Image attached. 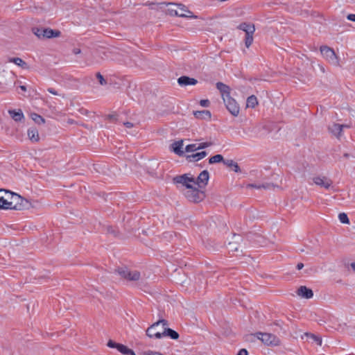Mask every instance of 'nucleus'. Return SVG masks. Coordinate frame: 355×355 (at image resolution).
Wrapping results in <instances>:
<instances>
[{
  "instance_id": "nucleus-46",
  "label": "nucleus",
  "mask_w": 355,
  "mask_h": 355,
  "mask_svg": "<svg viewBox=\"0 0 355 355\" xmlns=\"http://www.w3.org/2000/svg\"><path fill=\"white\" fill-rule=\"evenodd\" d=\"M67 123H69V124H74V123H76V122L73 119H69L67 120Z\"/></svg>"
},
{
  "instance_id": "nucleus-36",
  "label": "nucleus",
  "mask_w": 355,
  "mask_h": 355,
  "mask_svg": "<svg viewBox=\"0 0 355 355\" xmlns=\"http://www.w3.org/2000/svg\"><path fill=\"white\" fill-rule=\"evenodd\" d=\"M96 78L98 79L99 80V83L101 85H106L107 82L106 80L104 79L103 76L101 74V73L98 72L96 73Z\"/></svg>"
},
{
  "instance_id": "nucleus-35",
  "label": "nucleus",
  "mask_w": 355,
  "mask_h": 355,
  "mask_svg": "<svg viewBox=\"0 0 355 355\" xmlns=\"http://www.w3.org/2000/svg\"><path fill=\"white\" fill-rule=\"evenodd\" d=\"M169 5L171 6V7L168 9V13L171 15H175V12L178 10V8L174 6L173 3H169Z\"/></svg>"
},
{
  "instance_id": "nucleus-11",
  "label": "nucleus",
  "mask_w": 355,
  "mask_h": 355,
  "mask_svg": "<svg viewBox=\"0 0 355 355\" xmlns=\"http://www.w3.org/2000/svg\"><path fill=\"white\" fill-rule=\"evenodd\" d=\"M178 8V10L175 12V15L180 17H190V18H197L196 15H193V13L187 10L185 7L181 4L180 5H173Z\"/></svg>"
},
{
  "instance_id": "nucleus-25",
  "label": "nucleus",
  "mask_w": 355,
  "mask_h": 355,
  "mask_svg": "<svg viewBox=\"0 0 355 355\" xmlns=\"http://www.w3.org/2000/svg\"><path fill=\"white\" fill-rule=\"evenodd\" d=\"M193 114L198 119H209L211 118V113L208 110L196 111Z\"/></svg>"
},
{
  "instance_id": "nucleus-31",
  "label": "nucleus",
  "mask_w": 355,
  "mask_h": 355,
  "mask_svg": "<svg viewBox=\"0 0 355 355\" xmlns=\"http://www.w3.org/2000/svg\"><path fill=\"white\" fill-rule=\"evenodd\" d=\"M214 144V143L211 141L198 143V150H201V149L209 148V147L213 146Z\"/></svg>"
},
{
  "instance_id": "nucleus-34",
  "label": "nucleus",
  "mask_w": 355,
  "mask_h": 355,
  "mask_svg": "<svg viewBox=\"0 0 355 355\" xmlns=\"http://www.w3.org/2000/svg\"><path fill=\"white\" fill-rule=\"evenodd\" d=\"M44 28H33V33L34 34L40 39H42L43 37V35H42V31H43Z\"/></svg>"
},
{
  "instance_id": "nucleus-24",
  "label": "nucleus",
  "mask_w": 355,
  "mask_h": 355,
  "mask_svg": "<svg viewBox=\"0 0 355 355\" xmlns=\"http://www.w3.org/2000/svg\"><path fill=\"white\" fill-rule=\"evenodd\" d=\"M162 334V336H169L174 340H177L179 338L178 333L170 328H165Z\"/></svg>"
},
{
  "instance_id": "nucleus-53",
  "label": "nucleus",
  "mask_w": 355,
  "mask_h": 355,
  "mask_svg": "<svg viewBox=\"0 0 355 355\" xmlns=\"http://www.w3.org/2000/svg\"><path fill=\"white\" fill-rule=\"evenodd\" d=\"M344 156H345V157H348V156H349V155H348V154L345 153V154L344 155Z\"/></svg>"
},
{
  "instance_id": "nucleus-39",
  "label": "nucleus",
  "mask_w": 355,
  "mask_h": 355,
  "mask_svg": "<svg viewBox=\"0 0 355 355\" xmlns=\"http://www.w3.org/2000/svg\"><path fill=\"white\" fill-rule=\"evenodd\" d=\"M228 245H229V248L230 250H232V251H237L238 250L237 248L235 247V245L234 243L230 242V243H229Z\"/></svg>"
},
{
  "instance_id": "nucleus-3",
  "label": "nucleus",
  "mask_w": 355,
  "mask_h": 355,
  "mask_svg": "<svg viewBox=\"0 0 355 355\" xmlns=\"http://www.w3.org/2000/svg\"><path fill=\"white\" fill-rule=\"evenodd\" d=\"M173 182L183 194L184 191L190 190L196 186L195 178L189 173L174 177Z\"/></svg>"
},
{
  "instance_id": "nucleus-48",
  "label": "nucleus",
  "mask_w": 355,
  "mask_h": 355,
  "mask_svg": "<svg viewBox=\"0 0 355 355\" xmlns=\"http://www.w3.org/2000/svg\"><path fill=\"white\" fill-rule=\"evenodd\" d=\"M20 89L24 92L26 91V87L24 85H21Z\"/></svg>"
},
{
  "instance_id": "nucleus-30",
  "label": "nucleus",
  "mask_w": 355,
  "mask_h": 355,
  "mask_svg": "<svg viewBox=\"0 0 355 355\" xmlns=\"http://www.w3.org/2000/svg\"><path fill=\"white\" fill-rule=\"evenodd\" d=\"M253 35L254 34H245V45L247 48H249L253 42Z\"/></svg>"
},
{
  "instance_id": "nucleus-50",
  "label": "nucleus",
  "mask_w": 355,
  "mask_h": 355,
  "mask_svg": "<svg viewBox=\"0 0 355 355\" xmlns=\"http://www.w3.org/2000/svg\"><path fill=\"white\" fill-rule=\"evenodd\" d=\"M109 119H112V120H114L115 119V116H113V115H109Z\"/></svg>"
},
{
  "instance_id": "nucleus-29",
  "label": "nucleus",
  "mask_w": 355,
  "mask_h": 355,
  "mask_svg": "<svg viewBox=\"0 0 355 355\" xmlns=\"http://www.w3.org/2000/svg\"><path fill=\"white\" fill-rule=\"evenodd\" d=\"M304 336L311 339L313 342H315L317 345H322V339L320 337L310 333H305Z\"/></svg>"
},
{
  "instance_id": "nucleus-2",
  "label": "nucleus",
  "mask_w": 355,
  "mask_h": 355,
  "mask_svg": "<svg viewBox=\"0 0 355 355\" xmlns=\"http://www.w3.org/2000/svg\"><path fill=\"white\" fill-rule=\"evenodd\" d=\"M216 88L219 90L227 110L233 116H237L240 112V107L235 99L230 96V87L221 82H218L216 83Z\"/></svg>"
},
{
  "instance_id": "nucleus-42",
  "label": "nucleus",
  "mask_w": 355,
  "mask_h": 355,
  "mask_svg": "<svg viewBox=\"0 0 355 355\" xmlns=\"http://www.w3.org/2000/svg\"><path fill=\"white\" fill-rule=\"evenodd\" d=\"M47 91L53 95H58V93L53 88H48Z\"/></svg>"
},
{
  "instance_id": "nucleus-28",
  "label": "nucleus",
  "mask_w": 355,
  "mask_h": 355,
  "mask_svg": "<svg viewBox=\"0 0 355 355\" xmlns=\"http://www.w3.org/2000/svg\"><path fill=\"white\" fill-rule=\"evenodd\" d=\"M31 118L37 124H44L45 123V119L40 115L36 114V113H32L31 114Z\"/></svg>"
},
{
  "instance_id": "nucleus-10",
  "label": "nucleus",
  "mask_w": 355,
  "mask_h": 355,
  "mask_svg": "<svg viewBox=\"0 0 355 355\" xmlns=\"http://www.w3.org/2000/svg\"><path fill=\"white\" fill-rule=\"evenodd\" d=\"M209 179V173L208 171L204 170L199 174L197 179H196V185L200 189H202L207 184Z\"/></svg>"
},
{
  "instance_id": "nucleus-38",
  "label": "nucleus",
  "mask_w": 355,
  "mask_h": 355,
  "mask_svg": "<svg viewBox=\"0 0 355 355\" xmlns=\"http://www.w3.org/2000/svg\"><path fill=\"white\" fill-rule=\"evenodd\" d=\"M200 105L202 107H208L209 105V100H200Z\"/></svg>"
},
{
  "instance_id": "nucleus-27",
  "label": "nucleus",
  "mask_w": 355,
  "mask_h": 355,
  "mask_svg": "<svg viewBox=\"0 0 355 355\" xmlns=\"http://www.w3.org/2000/svg\"><path fill=\"white\" fill-rule=\"evenodd\" d=\"M223 161H225V159H224L223 155H220V154H218V155H214V156L211 157L209 159V164H217V163H220V162H223Z\"/></svg>"
},
{
  "instance_id": "nucleus-49",
  "label": "nucleus",
  "mask_w": 355,
  "mask_h": 355,
  "mask_svg": "<svg viewBox=\"0 0 355 355\" xmlns=\"http://www.w3.org/2000/svg\"><path fill=\"white\" fill-rule=\"evenodd\" d=\"M351 267L355 271V262L351 263Z\"/></svg>"
},
{
  "instance_id": "nucleus-1",
  "label": "nucleus",
  "mask_w": 355,
  "mask_h": 355,
  "mask_svg": "<svg viewBox=\"0 0 355 355\" xmlns=\"http://www.w3.org/2000/svg\"><path fill=\"white\" fill-rule=\"evenodd\" d=\"M29 205V202L21 196L0 189V209L22 210L27 209Z\"/></svg>"
},
{
  "instance_id": "nucleus-18",
  "label": "nucleus",
  "mask_w": 355,
  "mask_h": 355,
  "mask_svg": "<svg viewBox=\"0 0 355 355\" xmlns=\"http://www.w3.org/2000/svg\"><path fill=\"white\" fill-rule=\"evenodd\" d=\"M237 28L242 30L245 33V34H254L255 31V27L254 24L245 22L241 23L239 26H238Z\"/></svg>"
},
{
  "instance_id": "nucleus-26",
  "label": "nucleus",
  "mask_w": 355,
  "mask_h": 355,
  "mask_svg": "<svg viewBox=\"0 0 355 355\" xmlns=\"http://www.w3.org/2000/svg\"><path fill=\"white\" fill-rule=\"evenodd\" d=\"M248 107L254 108L258 105V101L254 95H252L247 98L246 103Z\"/></svg>"
},
{
  "instance_id": "nucleus-37",
  "label": "nucleus",
  "mask_w": 355,
  "mask_h": 355,
  "mask_svg": "<svg viewBox=\"0 0 355 355\" xmlns=\"http://www.w3.org/2000/svg\"><path fill=\"white\" fill-rule=\"evenodd\" d=\"M249 187H252V188H255V189H261V188H268V186H265L264 184H259V185H257V184H249L248 185Z\"/></svg>"
},
{
  "instance_id": "nucleus-14",
  "label": "nucleus",
  "mask_w": 355,
  "mask_h": 355,
  "mask_svg": "<svg viewBox=\"0 0 355 355\" xmlns=\"http://www.w3.org/2000/svg\"><path fill=\"white\" fill-rule=\"evenodd\" d=\"M297 293L299 296L305 298L310 299L313 296V293L311 289L308 288L305 286H301L297 291Z\"/></svg>"
},
{
  "instance_id": "nucleus-52",
  "label": "nucleus",
  "mask_w": 355,
  "mask_h": 355,
  "mask_svg": "<svg viewBox=\"0 0 355 355\" xmlns=\"http://www.w3.org/2000/svg\"><path fill=\"white\" fill-rule=\"evenodd\" d=\"M146 5L150 6L152 8V6H154L155 3H146Z\"/></svg>"
},
{
  "instance_id": "nucleus-20",
  "label": "nucleus",
  "mask_w": 355,
  "mask_h": 355,
  "mask_svg": "<svg viewBox=\"0 0 355 355\" xmlns=\"http://www.w3.org/2000/svg\"><path fill=\"white\" fill-rule=\"evenodd\" d=\"M28 137L29 139L32 142H37L40 140V135L38 132V130L36 128L31 127L28 128Z\"/></svg>"
},
{
  "instance_id": "nucleus-4",
  "label": "nucleus",
  "mask_w": 355,
  "mask_h": 355,
  "mask_svg": "<svg viewBox=\"0 0 355 355\" xmlns=\"http://www.w3.org/2000/svg\"><path fill=\"white\" fill-rule=\"evenodd\" d=\"M249 338L252 339L257 338L268 346H278L280 345L279 338L272 334L258 332L255 334L250 335Z\"/></svg>"
},
{
  "instance_id": "nucleus-51",
  "label": "nucleus",
  "mask_w": 355,
  "mask_h": 355,
  "mask_svg": "<svg viewBox=\"0 0 355 355\" xmlns=\"http://www.w3.org/2000/svg\"><path fill=\"white\" fill-rule=\"evenodd\" d=\"M319 67H320V70L322 71V72H323V73H324V67H323L322 66H320V65H319Z\"/></svg>"
},
{
  "instance_id": "nucleus-6",
  "label": "nucleus",
  "mask_w": 355,
  "mask_h": 355,
  "mask_svg": "<svg viewBox=\"0 0 355 355\" xmlns=\"http://www.w3.org/2000/svg\"><path fill=\"white\" fill-rule=\"evenodd\" d=\"M320 53L323 58L329 64L336 67L340 66L339 58L337 56L333 49L327 46H322L320 47Z\"/></svg>"
},
{
  "instance_id": "nucleus-17",
  "label": "nucleus",
  "mask_w": 355,
  "mask_h": 355,
  "mask_svg": "<svg viewBox=\"0 0 355 355\" xmlns=\"http://www.w3.org/2000/svg\"><path fill=\"white\" fill-rule=\"evenodd\" d=\"M8 113L10 117L16 122L21 121L24 119V115L21 110H9Z\"/></svg>"
},
{
  "instance_id": "nucleus-32",
  "label": "nucleus",
  "mask_w": 355,
  "mask_h": 355,
  "mask_svg": "<svg viewBox=\"0 0 355 355\" xmlns=\"http://www.w3.org/2000/svg\"><path fill=\"white\" fill-rule=\"evenodd\" d=\"M198 150V144L197 143L189 144L185 148V151L187 152V153L195 152V151H196Z\"/></svg>"
},
{
  "instance_id": "nucleus-45",
  "label": "nucleus",
  "mask_w": 355,
  "mask_h": 355,
  "mask_svg": "<svg viewBox=\"0 0 355 355\" xmlns=\"http://www.w3.org/2000/svg\"><path fill=\"white\" fill-rule=\"evenodd\" d=\"M296 267H297V268L298 270H301V269H302V268H303V267H304V264H303L302 263H297V266H296Z\"/></svg>"
},
{
  "instance_id": "nucleus-5",
  "label": "nucleus",
  "mask_w": 355,
  "mask_h": 355,
  "mask_svg": "<svg viewBox=\"0 0 355 355\" xmlns=\"http://www.w3.org/2000/svg\"><path fill=\"white\" fill-rule=\"evenodd\" d=\"M121 278L132 282H139L141 279V274L135 270H130L127 267H121L117 270Z\"/></svg>"
},
{
  "instance_id": "nucleus-12",
  "label": "nucleus",
  "mask_w": 355,
  "mask_h": 355,
  "mask_svg": "<svg viewBox=\"0 0 355 355\" xmlns=\"http://www.w3.org/2000/svg\"><path fill=\"white\" fill-rule=\"evenodd\" d=\"M107 347H110V348H116L117 349V350L119 352H120L121 354L125 355L128 354V349L129 348L123 345V344H120V343H116L115 342H114L113 340H110L108 342H107Z\"/></svg>"
},
{
  "instance_id": "nucleus-22",
  "label": "nucleus",
  "mask_w": 355,
  "mask_h": 355,
  "mask_svg": "<svg viewBox=\"0 0 355 355\" xmlns=\"http://www.w3.org/2000/svg\"><path fill=\"white\" fill-rule=\"evenodd\" d=\"M223 164L227 167L232 168L236 173L241 172L239 166L232 159H225V161H223Z\"/></svg>"
},
{
  "instance_id": "nucleus-8",
  "label": "nucleus",
  "mask_w": 355,
  "mask_h": 355,
  "mask_svg": "<svg viewBox=\"0 0 355 355\" xmlns=\"http://www.w3.org/2000/svg\"><path fill=\"white\" fill-rule=\"evenodd\" d=\"M160 324H162L163 327L168 325L166 320H160L147 329L146 335L150 338L155 337L156 338H161L162 337V333L155 330L156 327Z\"/></svg>"
},
{
  "instance_id": "nucleus-16",
  "label": "nucleus",
  "mask_w": 355,
  "mask_h": 355,
  "mask_svg": "<svg viewBox=\"0 0 355 355\" xmlns=\"http://www.w3.org/2000/svg\"><path fill=\"white\" fill-rule=\"evenodd\" d=\"M178 83L181 86L194 85L198 81L196 79L188 76H181L178 79Z\"/></svg>"
},
{
  "instance_id": "nucleus-19",
  "label": "nucleus",
  "mask_w": 355,
  "mask_h": 355,
  "mask_svg": "<svg viewBox=\"0 0 355 355\" xmlns=\"http://www.w3.org/2000/svg\"><path fill=\"white\" fill-rule=\"evenodd\" d=\"M207 155V153L206 151H201L199 153H193L187 156V159L189 162H198L205 158Z\"/></svg>"
},
{
  "instance_id": "nucleus-43",
  "label": "nucleus",
  "mask_w": 355,
  "mask_h": 355,
  "mask_svg": "<svg viewBox=\"0 0 355 355\" xmlns=\"http://www.w3.org/2000/svg\"><path fill=\"white\" fill-rule=\"evenodd\" d=\"M124 125L128 128H131L134 126V124L131 122H125L124 123Z\"/></svg>"
},
{
  "instance_id": "nucleus-9",
  "label": "nucleus",
  "mask_w": 355,
  "mask_h": 355,
  "mask_svg": "<svg viewBox=\"0 0 355 355\" xmlns=\"http://www.w3.org/2000/svg\"><path fill=\"white\" fill-rule=\"evenodd\" d=\"M313 182L322 188L328 189L332 185V180L326 176H315L312 178Z\"/></svg>"
},
{
  "instance_id": "nucleus-13",
  "label": "nucleus",
  "mask_w": 355,
  "mask_h": 355,
  "mask_svg": "<svg viewBox=\"0 0 355 355\" xmlns=\"http://www.w3.org/2000/svg\"><path fill=\"white\" fill-rule=\"evenodd\" d=\"M184 146V141L180 139L173 143L171 145V150L178 155L182 156L184 155V150H182Z\"/></svg>"
},
{
  "instance_id": "nucleus-41",
  "label": "nucleus",
  "mask_w": 355,
  "mask_h": 355,
  "mask_svg": "<svg viewBox=\"0 0 355 355\" xmlns=\"http://www.w3.org/2000/svg\"><path fill=\"white\" fill-rule=\"evenodd\" d=\"M347 18L348 20L355 21V14H349Z\"/></svg>"
},
{
  "instance_id": "nucleus-33",
  "label": "nucleus",
  "mask_w": 355,
  "mask_h": 355,
  "mask_svg": "<svg viewBox=\"0 0 355 355\" xmlns=\"http://www.w3.org/2000/svg\"><path fill=\"white\" fill-rule=\"evenodd\" d=\"M338 218H339L340 221L342 223H344V224H349V218L347 217V215L346 214H345V213L339 214Z\"/></svg>"
},
{
  "instance_id": "nucleus-44",
  "label": "nucleus",
  "mask_w": 355,
  "mask_h": 355,
  "mask_svg": "<svg viewBox=\"0 0 355 355\" xmlns=\"http://www.w3.org/2000/svg\"><path fill=\"white\" fill-rule=\"evenodd\" d=\"M73 53L76 55L80 54L81 53V50L78 48H75L73 49Z\"/></svg>"
},
{
  "instance_id": "nucleus-23",
  "label": "nucleus",
  "mask_w": 355,
  "mask_h": 355,
  "mask_svg": "<svg viewBox=\"0 0 355 355\" xmlns=\"http://www.w3.org/2000/svg\"><path fill=\"white\" fill-rule=\"evenodd\" d=\"M10 62H13L16 65L20 67L22 69H28V65L20 58H10L8 59Z\"/></svg>"
},
{
  "instance_id": "nucleus-40",
  "label": "nucleus",
  "mask_w": 355,
  "mask_h": 355,
  "mask_svg": "<svg viewBox=\"0 0 355 355\" xmlns=\"http://www.w3.org/2000/svg\"><path fill=\"white\" fill-rule=\"evenodd\" d=\"M248 351L245 349H241L239 351L237 355H248Z\"/></svg>"
},
{
  "instance_id": "nucleus-21",
  "label": "nucleus",
  "mask_w": 355,
  "mask_h": 355,
  "mask_svg": "<svg viewBox=\"0 0 355 355\" xmlns=\"http://www.w3.org/2000/svg\"><path fill=\"white\" fill-rule=\"evenodd\" d=\"M42 33V38L57 37L60 36V32L59 31H55L51 28H44Z\"/></svg>"
},
{
  "instance_id": "nucleus-47",
  "label": "nucleus",
  "mask_w": 355,
  "mask_h": 355,
  "mask_svg": "<svg viewBox=\"0 0 355 355\" xmlns=\"http://www.w3.org/2000/svg\"><path fill=\"white\" fill-rule=\"evenodd\" d=\"M126 355H136V354L131 349H129L128 354Z\"/></svg>"
},
{
  "instance_id": "nucleus-15",
  "label": "nucleus",
  "mask_w": 355,
  "mask_h": 355,
  "mask_svg": "<svg viewBox=\"0 0 355 355\" xmlns=\"http://www.w3.org/2000/svg\"><path fill=\"white\" fill-rule=\"evenodd\" d=\"M347 125L334 123L329 127V131L336 137L339 138L342 135L343 128Z\"/></svg>"
},
{
  "instance_id": "nucleus-7",
  "label": "nucleus",
  "mask_w": 355,
  "mask_h": 355,
  "mask_svg": "<svg viewBox=\"0 0 355 355\" xmlns=\"http://www.w3.org/2000/svg\"><path fill=\"white\" fill-rule=\"evenodd\" d=\"M184 196L190 202L196 203L201 202L205 198V192L196 186L190 190L184 191Z\"/></svg>"
}]
</instances>
